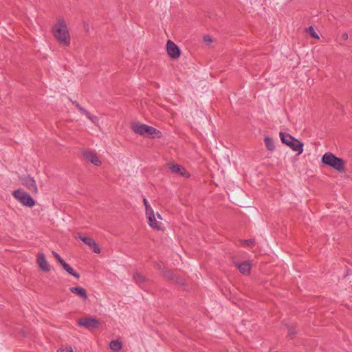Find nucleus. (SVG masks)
Instances as JSON below:
<instances>
[{
    "label": "nucleus",
    "instance_id": "obj_22",
    "mask_svg": "<svg viewBox=\"0 0 352 352\" xmlns=\"http://www.w3.org/2000/svg\"><path fill=\"white\" fill-rule=\"evenodd\" d=\"M78 238L88 246H91L93 242L94 241V240L92 238L84 236H82L81 234H78Z\"/></svg>",
    "mask_w": 352,
    "mask_h": 352
},
{
    "label": "nucleus",
    "instance_id": "obj_25",
    "mask_svg": "<svg viewBox=\"0 0 352 352\" xmlns=\"http://www.w3.org/2000/svg\"><path fill=\"white\" fill-rule=\"evenodd\" d=\"M143 203H144V204L145 206V208H146V214H148L154 212L153 209L148 204V202L146 198L143 199Z\"/></svg>",
    "mask_w": 352,
    "mask_h": 352
},
{
    "label": "nucleus",
    "instance_id": "obj_32",
    "mask_svg": "<svg viewBox=\"0 0 352 352\" xmlns=\"http://www.w3.org/2000/svg\"><path fill=\"white\" fill-rule=\"evenodd\" d=\"M157 217H158L159 219H162V217H161V216H160V214L159 213H157Z\"/></svg>",
    "mask_w": 352,
    "mask_h": 352
},
{
    "label": "nucleus",
    "instance_id": "obj_3",
    "mask_svg": "<svg viewBox=\"0 0 352 352\" xmlns=\"http://www.w3.org/2000/svg\"><path fill=\"white\" fill-rule=\"evenodd\" d=\"M322 164L331 167L338 173H345V161L331 152L325 153L321 158Z\"/></svg>",
    "mask_w": 352,
    "mask_h": 352
},
{
    "label": "nucleus",
    "instance_id": "obj_12",
    "mask_svg": "<svg viewBox=\"0 0 352 352\" xmlns=\"http://www.w3.org/2000/svg\"><path fill=\"white\" fill-rule=\"evenodd\" d=\"M235 266L239 270V272L243 275H249L251 271V263L249 261H244L241 263H234Z\"/></svg>",
    "mask_w": 352,
    "mask_h": 352
},
{
    "label": "nucleus",
    "instance_id": "obj_16",
    "mask_svg": "<svg viewBox=\"0 0 352 352\" xmlns=\"http://www.w3.org/2000/svg\"><path fill=\"white\" fill-rule=\"evenodd\" d=\"M148 219V224L151 227H152L154 229H156L157 230H161L160 225L157 222L154 212L146 214Z\"/></svg>",
    "mask_w": 352,
    "mask_h": 352
},
{
    "label": "nucleus",
    "instance_id": "obj_30",
    "mask_svg": "<svg viewBox=\"0 0 352 352\" xmlns=\"http://www.w3.org/2000/svg\"><path fill=\"white\" fill-rule=\"evenodd\" d=\"M58 352H73V350L71 348L70 349L66 348V349H60L58 351Z\"/></svg>",
    "mask_w": 352,
    "mask_h": 352
},
{
    "label": "nucleus",
    "instance_id": "obj_27",
    "mask_svg": "<svg viewBox=\"0 0 352 352\" xmlns=\"http://www.w3.org/2000/svg\"><path fill=\"white\" fill-rule=\"evenodd\" d=\"M52 254L60 265H62V263L65 262V261L61 258V256L55 251H52Z\"/></svg>",
    "mask_w": 352,
    "mask_h": 352
},
{
    "label": "nucleus",
    "instance_id": "obj_2",
    "mask_svg": "<svg viewBox=\"0 0 352 352\" xmlns=\"http://www.w3.org/2000/svg\"><path fill=\"white\" fill-rule=\"evenodd\" d=\"M131 130L135 133L146 138H161L162 137V133L160 130L140 122L133 123L131 124Z\"/></svg>",
    "mask_w": 352,
    "mask_h": 352
},
{
    "label": "nucleus",
    "instance_id": "obj_7",
    "mask_svg": "<svg viewBox=\"0 0 352 352\" xmlns=\"http://www.w3.org/2000/svg\"><path fill=\"white\" fill-rule=\"evenodd\" d=\"M162 274L166 278H167L169 281L173 283L178 284L180 285H185L184 278L176 274H174L173 272L171 270H162Z\"/></svg>",
    "mask_w": 352,
    "mask_h": 352
},
{
    "label": "nucleus",
    "instance_id": "obj_17",
    "mask_svg": "<svg viewBox=\"0 0 352 352\" xmlns=\"http://www.w3.org/2000/svg\"><path fill=\"white\" fill-rule=\"evenodd\" d=\"M133 279L134 282L139 285L147 281V278L138 272L133 273Z\"/></svg>",
    "mask_w": 352,
    "mask_h": 352
},
{
    "label": "nucleus",
    "instance_id": "obj_15",
    "mask_svg": "<svg viewBox=\"0 0 352 352\" xmlns=\"http://www.w3.org/2000/svg\"><path fill=\"white\" fill-rule=\"evenodd\" d=\"M71 102L73 104L76 106V107L79 110V111L84 114L89 120H90L92 122H95L97 120V118L96 116H91V113L87 111L85 108H83L78 102H77L76 100H71Z\"/></svg>",
    "mask_w": 352,
    "mask_h": 352
},
{
    "label": "nucleus",
    "instance_id": "obj_11",
    "mask_svg": "<svg viewBox=\"0 0 352 352\" xmlns=\"http://www.w3.org/2000/svg\"><path fill=\"white\" fill-rule=\"evenodd\" d=\"M36 262L42 271L47 272L50 270V266L48 262L46 261L43 253H38Z\"/></svg>",
    "mask_w": 352,
    "mask_h": 352
},
{
    "label": "nucleus",
    "instance_id": "obj_9",
    "mask_svg": "<svg viewBox=\"0 0 352 352\" xmlns=\"http://www.w3.org/2000/svg\"><path fill=\"white\" fill-rule=\"evenodd\" d=\"M22 184L25 186L31 192L37 193L38 188L34 179L30 175L25 176L21 179Z\"/></svg>",
    "mask_w": 352,
    "mask_h": 352
},
{
    "label": "nucleus",
    "instance_id": "obj_21",
    "mask_svg": "<svg viewBox=\"0 0 352 352\" xmlns=\"http://www.w3.org/2000/svg\"><path fill=\"white\" fill-rule=\"evenodd\" d=\"M286 327H287V331H288L287 336L290 339H293L297 333V331H296V326L294 324H291V325H286Z\"/></svg>",
    "mask_w": 352,
    "mask_h": 352
},
{
    "label": "nucleus",
    "instance_id": "obj_4",
    "mask_svg": "<svg viewBox=\"0 0 352 352\" xmlns=\"http://www.w3.org/2000/svg\"><path fill=\"white\" fill-rule=\"evenodd\" d=\"M279 136L283 144L300 154L303 152V144L289 133L280 131Z\"/></svg>",
    "mask_w": 352,
    "mask_h": 352
},
{
    "label": "nucleus",
    "instance_id": "obj_8",
    "mask_svg": "<svg viewBox=\"0 0 352 352\" xmlns=\"http://www.w3.org/2000/svg\"><path fill=\"white\" fill-rule=\"evenodd\" d=\"M166 50L168 54L172 58H178L181 55V50L179 47L170 40H168L166 43Z\"/></svg>",
    "mask_w": 352,
    "mask_h": 352
},
{
    "label": "nucleus",
    "instance_id": "obj_28",
    "mask_svg": "<svg viewBox=\"0 0 352 352\" xmlns=\"http://www.w3.org/2000/svg\"><path fill=\"white\" fill-rule=\"evenodd\" d=\"M204 41L206 43H210L212 42L211 37L209 35H206L204 36Z\"/></svg>",
    "mask_w": 352,
    "mask_h": 352
},
{
    "label": "nucleus",
    "instance_id": "obj_13",
    "mask_svg": "<svg viewBox=\"0 0 352 352\" xmlns=\"http://www.w3.org/2000/svg\"><path fill=\"white\" fill-rule=\"evenodd\" d=\"M69 290L74 294L78 296L83 301L87 300L88 298L86 289L80 286L72 287L69 288Z\"/></svg>",
    "mask_w": 352,
    "mask_h": 352
},
{
    "label": "nucleus",
    "instance_id": "obj_18",
    "mask_svg": "<svg viewBox=\"0 0 352 352\" xmlns=\"http://www.w3.org/2000/svg\"><path fill=\"white\" fill-rule=\"evenodd\" d=\"M62 267L70 275L76 277V278H80V274L75 272L74 270L69 265L67 264L65 261L62 263Z\"/></svg>",
    "mask_w": 352,
    "mask_h": 352
},
{
    "label": "nucleus",
    "instance_id": "obj_5",
    "mask_svg": "<svg viewBox=\"0 0 352 352\" xmlns=\"http://www.w3.org/2000/svg\"><path fill=\"white\" fill-rule=\"evenodd\" d=\"M13 197L19 201L23 206L32 207L35 205L34 199L31 195L22 189H18L12 192Z\"/></svg>",
    "mask_w": 352,
    "mask_h": 352
},
{
    "label": "nucleus",
    "instance_id": "obj_31",
    "mask_svg": "<svg viewBox=\"0 0 352 352\" xmlns=\"http://www.w3.org/2000/svg\"><path fill=\"white\" fill-rule=\"evenodd\" d=\"M342 38H343V39L346 40V39L348 38V34H347V33H344V34H342Z\"/></svg>",
    "mask_w": 352,
    "mask_h": 352
},
{
    "label": "nucleus",
    "instance_id": "obj_6",
    "mask_svg": "<svg viewBox=\"0 0 352 352\" xmlns=\"http://www.w3.org/2000/svg\"><path fill=\"white\" fill-rule=\"evenodd\" d=\"M78 324L91 331L99 328L100 322L95 318L87 317L80 318L78 321Z\"/></svg>",
    "mask_w": 352,
    "mask_h": 352
},
{
    "label": "nucleus",
    "instance_id": "obj_23",
    "mask_svg": "<svg viewBox=\"0 0 352 352\" xmlns=\"http://www.w3.org/2000/svg\"><path fill=\"white\" fill-rule=\"evenodd\" d=\"M240 242L242 244L247 245L250 248L254 247L256 244V241L254 239H241L240 240Z\"/></svg>",
    "mask_w": 352,
    "mask_h": 352
},
{
    "label": "nucleus",
    "instance_id": "obj_24",
    "mask_svg": "<svg viewBox=\"0 0 352 352\" xmlns=\"http://www.w3.org/2000/svg\"><path fill=\"white\" fill-rule=\"evenodd\" d=\"M307 32L312 37V38H318L319 36L317 34V33L316 32L314 27L312 26H310L307 29Z\"/></svg>",
    "mask_w": 352,
    "mask_h": 352
},
{
    "label": "nucleus",
    "instance_id": "obj_10",
    "mask_svg": "<svg viewBox=\"0 0 352 352\" xmlns=\"http://www.w3.org/2000/svg\"><path fill=\"white\" fill-rule=\"evenodd\" d=\"M83 156L91 164L96 166H100L102 162L99 160L96 153L92 150H86L82 153Z\"/></svg>",
    "mask_w": 352,
    "mask_h": 352
},
{
    "label": "nucleus",
    "instance_id": "obj_1",
    "mask_svg": "<svg viewBox=\"0 0 352 352\" xmlns=\"http://www.w3.org/2000/svg\"><path fill=\"white\" fill-rule=\"evenodd\" d=\"M52 33L56 40L65 46L70 44V34L65 20L59 18L52 28Z\"/></svg>",
    "mask_w": 352,
    "mask_h": 352
},
{
    "label": "nucleus",
    "instance_id": "obj_19",
    "mask_svg": "<svg viewBox=\"0 0 352 352\" xmlns=\"http://www.w3.org/2000/svg\"><path fill=\"white\" fill-rule=\"evenodd\" d=\"M265 144L267 150L270 151H274L275 149V146L274 144L273 140L269 136H266L264 139Z\"/></svg>",
    "mask_w": 352,
    "mask_h": 352
},
{
    "label": "nucleus",
    "instance_id": "obj_20",
    "mask_svg": "<svg viewBox=\"0 0 352 352\" xmlns=\"http://www.w3.org/2000/svg\"><path fill=\"white\" fill-rule=\"evenodd\" d=\"M110 349L114 351H120L122 347V344L118 340H113L109 344Z\"/></svg>",
    "mask_w": 352,
    "mask_h": 352
},
{
    "label": "nucleus",
    "instance_id": "obj_26",
    "mask_svg": "<svg viewBox=\"0 0 352 352\" xmlns=\"http://www.w3.org/2000/svg\"><path fill=\"white\" fill-rule=\"evenodd\" d=\"M89 247L92 249L93 252L96 253V254H100V252H101L100 248H99L98 244L95 242V241L93 242L91 245L89 246Z\"/></svg>",
    "mask_w": 352,
    "mask_h": 352
},
{
    "label": "nucleus",
    "instance_id": "obj_29",
    "mask_svg": "<svg viewBox=\"0 0 352 352\" xmlns=\"http://www.w3.org/2000/svg\"><path fill=\"white\" fill-rule=\"evenodd\" d=\"M155 267L159 270H161L162 272V270H165L164 269L162 268V263L161 262H158V263H155Z\"/></svg>",
    "mask_w": 352,
    "mask_h": 352
},
{
    "label": "nucleus",
    "instance_id": "obj_14",
    "mask_svg": "<svg viewBox=\"0 0 352 352\" xmlns=\"http://www.w3.org/2000/svg\"><path fill=\"white\" fill-rule=\"evenodd\" d=\"M169 169L174 173L178 174L182 176L188 177L189 174L186 171V170L179 164H168Z\"/></svg>",
    "mask_w": 352,
    "mask_h": 352
}]
</instances>
